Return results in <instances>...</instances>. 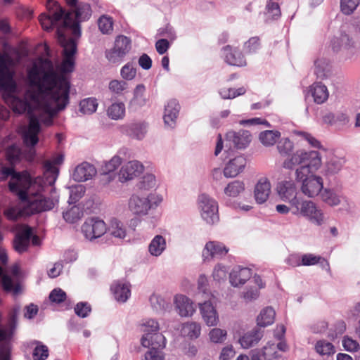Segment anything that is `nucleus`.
Masks as SVG:
<instances>
[{
	"label": "nucleus",
	"mask_w": 360,
	"mask_h": 360,
	"mask_svg": "<svg viewBox=\"0 0 360 360\" xmlns=\"http://www.w3.org/2000/svg\"><path fill=\"white\" fill-rule=\"evenodd\" d=\"M27 80L30 87L23 98L15 94L17 86L14 82L9 84V90L13 110L30 115L22 140L27 147L33 148L39 141V122L51 125L53 117L68 105L70 84L63 74L54 71L51 63L48 70L34 64L27 71Z\"/></svg>",
	"instance_id": "obj_1"
},
{
	"label": "nucleus",
	"mask_w": 360,
	"mask_h": 360,
	"mask_svg": "<svg viewBox=\"0 0 360 360\" xmlns=\"http://www.w3.org/2000/svg\"><path fill=\"white\" fill-rule=\"evenodd\" d=\"M68 4L75 7L74 13L67 12L57 2L49 0L46 8L49 14L41 13L39 15V22L42 28L49 31L53 28H61L66 35L69 34L79 37L81 34L79 22L87 20L91 15V9L89 4L79 3L77 0H66Z\"/></svg>",
	"instance_id": "obj_2"
},
{
	"label": "nucleus",
	"mask_w": 360,
	"mask_h": 360,
	"mask_svg": "<svg viewBox=\"0 0 360 360\" xmlns=\"http://www.w3.org/2000/svg\"><path fill=\"white\" fill-rule=\"evenodd\" d=\"M27 198L20 199L22 210L10 207L5 210V216L10 220H16L22 215H31L35 213L45 212L53 208L58 201L57 196L46 197L40 191H36L34 194L27 195Z\"/></svg>",
	"instance_id": "obj_3"
},
{
	"label": "nucleus",
	"mask_w": 360,
	"mask_h": 360,
	"mask_svg": "<svg viewBox=\"0 0 360 360\" xmlns=\"http://www.w3.org/2000/svg\"><path fill=\"white\" fill-rule=\"evenodd\" d=\"M11 176L8 184L9 190L18 195L20 199L27 198V195L34 194L37 187L41 186L44 179L36 177L32 179L27 172H16L10 167H3L0 172V181H4Z\"/></svg>",
	"instance_id": "obj_4"
},
{
	"label": "nucleus",
	"mask_w": 360,
	"mask_h": 360,
	"mask_svg": "<svg viewBox=\"0 0 360 360\" xmlns=\"http://www.w3.org/2000/svg\"><path fill=\"white\" fill-rule=\"evenodd\" d=\"M321 157L318 151L298 150L290 159L283 162V167L291 169L295 165H300L295 170V177L302 179L304 174L315 173L321 167Z\"/></svg>",
	"instance_id": "obj_5"
},
{
	"label": "nucleus",
	"mask_w": 360,
	"mask_h": 360,
	"mask_svg": "<svg viewBox=\"0 0 360 360\" xmlns=\"http://www.w3.org/2000/svg\"><path fill=\"white\" fill-rule=\"evenodd\" d=\"M19 311V307H14L9 313L7 324L0 327V360H11L12 341L17 328Z\"/></svg>",
	"instance_id": "obj_6"
},
{
	"label": "nucleus",
	"mask_w": 360,
	"mask_h": 360,
	"mask_svg": "<svg viewBox=\"0 0 360 360\" xmlns=\"http://www.w3.org/2000/svg\"><path fill=\"white\" fill-rule=\"evenodd\" d=\"M162 199L159 195L150 194L148 196L132 195L129 200V209L134 214L139 217L146 216L151 210H155L162 202Z\"/></svg>",
	"instance_id": "obj_7"
},
{
	"label": "nucleus",
	"mask_w": 360,
	"mask_h": 360,
	"mask_svg": "<svg viewBox=\"0 0 360 360\" xmlns=\"http://www.w3.org/2000/svg\"><path fill=\"white\" fill-rule=\"evenodd\" d=\"M56 35L58 42L63 49L64 59L61 64V70L63 72H70L74 68V56L77 49V44L72 38L64 34L61 28H58Z\"/></svg>",
	"instance_id": "obj_8"
},
{
	"label": "nucleus",
	"mask_w": 360,
	"mask_h": 360,
	"mask_svg": "<svg viewBox=\"0 0 360 360\" xmlns=\"http://www.w3.org/2000/svg\"><path fill=\"white\" fill-rule=\"evenodd\" d=\"M292 207L295 210L294 214H300L317 226L322 225L326 221L323 212L311 200L300 198L297 206Z\"/></svg>",
	"instance_id": "obj_9"
},
{
	"label": "nucleus",
	"mask_w": 360,
	"mask_h": 360,
	"mask_svg": "<svg viewBox=\"0 0 360 360\" xmlns=\"http://www.w3.org/2000/svg\"><path fill=\"white\" fill-rule=\"evenodd\" d=\"M63 156L58 155L56 157L53 161H44L43 165V176H38L43 178L44 182L41 186L37 187V191H40L41 192H45L47 189H50V191L52 192L54 190L53 186L54 185L59 174V169L56 167V165L60 164L63 162Z\"/></svg>",
	"instance_id": "obj_10"
},
{
	"label": "nucleus",
	"mask_w": 360,
	"mask_h": 360,
	"mask_svg": "<svg viewBox=\"0 0 360 360\" xmlns=\"http://www.w3.org/2000/svg\"><path fill=\"white\" fill-rule=\"evenodd\" d=\"M198 207L201 217L207 224H214L219 221L218 204L214 199L202 193L198 196Z\"/></svg>",
	"instance_id": "obj_11"
},
{
	"label": "nucleus",
	"mask_w": 360,
	"mask_h": 360,
	"mask_svg": "<svg viewBox=\"0 0 360 360\" xmlns=\"http://www.w3.org/2000/svg\"><path fill=\"white\" fill-rule=\"evenodd\" d=\"M329 46L334 53L342 51L348 58L356 53L354 41L348 34L343 32H338L334 34Z\"/></svg>",
	"instance_id": "obj_12"
},
{
	"label": "nucleus",
	"mask_w": 360,
	"mask_h": 360,
	"mask_svg": "<svg viewBox=\"0 0 360 360\" xmlns=\"http://www.w3.org/2000/svg\"><path fill=\"white\" fill-rule=\"evenodd\" d=\"M297 182L301 183V191L308 198H315L320 195L323 188V179L320 176L311 174H304L302 179L295 177Z\"/></svg>",
	"instance_id": "obj_13"
},
{
	"label": "nucleus",
	"mask_w": 360,
	"mask_h": 360,
	"mask_svg": "<svg viewBox=\"0 0 360 360\" xmlns=\"http://www.w3.org/2000/svg\"><path fill=\"white\" fill-rule=\"evenodd\" d=\"M131 48V39L124 35H120L115 39L114 47L105 51V57L110 63H120Z\"/></svg>",
	"instance_id": "obj_14"
},
{
	"label": "nucleus",
	"mask_w": 360,
	"mask_h": 360,
	"mask_svg": "<svg viewBox=\"0 0 360 360\" xmlns=\"http://www.w3.org/2000/svg\"><path fill=\"white\" fill-rule=\"evenodd\" d=\"M276 192L281 200L290 203L292 207L297 206L300 198H297L298 191L293 180H282L278 182Z\"/></svg>",
	"instance_id": "obj_15"
},
{
	"label": "nucleus",
	"mask_w": 360,
	"mask_h": 360,
	"mask_svg": "<svg viewBox=\"0 0 360 360\" xmlns=\"http://www.w3.org/2000/svg\"><path fill=\"white\" fill-rule=\"evenodd\" d=\"M106 230L105 222L94 217L86 219L82 226V232L84 236L91 241L102 236Z\"/></svg>",
	"instance_id": "obj_16"
},
{
	"label": "nucleus",
	"mask_w": 360,
	"mask_h": 360,
	"mask_svg": "<svg viewBox=\"0 0 360 360\" xmlns=\"http://www.w3.org/2000/svg\"><path fill=\"white\" fill-rule=\"evenodd\" d=\"M143 165L139 161H129L122 166L118 173L119 181L122 183L131 181L139 176L143 172Z\"/></svg>",
	"instance_id": "obj_17"
},
{
	"label": "nucleus",
	"mask_w": 360,
	"mask_h": 360,
	"mask_svg": "<svg viewBox=\"0 0 360 360\" xmlns=\"http://www.w3.org/2000/svg\"><path fill=\"white\" fill-rule=\"evenodd\" d=\"M32 238V228L29 226H23L15 235L13 246L19 254L27 252L30 245Z\"/></svg>",
	"instance_id": "obj_18"
},
{
	"label": "nucleus",
	"mask_w": 360,
	"mask_h": 360,
	"mask_svg": "<svg viewBox=\"0 0 360 360\" xmlns=\"http://www.w3.org/2000/svg\"><path fill=\"white\" fill-rule=\"evenodd\" d=\"M229 252V249L221 243L218 241L207 242L202 252V259L205 262H209L214 258H221Z\"/></svg>",
	"instance_id": "obj_19"
},
{
	"label": "nucleus",
	"mask_w": 360,
	"mask_h": 360,
	"mask_svg": "<svg viewBox=\"0 0 360 360\" xmlns=\"http://www.w3.org/2000/svg\"><path fill=\"white\" fill-rule=\"evenodd\" d=\"M226 141L229 143L230 147L233 145L238 149H244L251 141V134L245 130L230 131L226 134Z\"/></svg>",
	"instance_id": "obj_20"
},
{
	"label": "nucleus",
	"mask_w": 360,
	"mask_h": 360,
	"mask_svg": "<svg viewBox=\"0 0 360 360\" xmlns=\"http://www.w3.org/2000/svg\"><path fill=\"white\" fill-rule=\"evenodd\" d=\"M175 309L181 317L191 316L195 311V307L193 302L187 296L176 295L174 297Z\"/></svg>",
	"instance_id": "obj_21"
},
{
	"label": "nucleus",
	"mask_w": 360,
	"mask_h": 360,
	"mask_svg": "<svg viewBox=\"0 0 360 360\" xmlns=\"http://www.w3.org/2000/svg\"><path fill=\"white\" fill-rule=\"evenodd\" d=\"M200 312L203 321L208 326H217L219 322V315L212 301L210 299L199 304Z\"/></svg>",
	"instance_id": "obj_22"
},
{
	"label": "nucleus",
	"mask_w": 360,
	"mask_h": 360,
	"mask_svg": "<svg viewBox=\"0 0 360 360\" xmlns=\"http://www.w3.org/2000/svg\"><path fill=\"white\" fill-rule=\"evenodd\" d=\"M221 56L230 65L243 67L247 65L246 60L240 51L227 45L221 49Z\"/></svg>",
	"instance_id": "obj_23"
},
{
	"label": "nucleus",
	"mask_w": 360,
	"mask_h": 360,
	"mask_svg": "<svg viewBox=\"0 0 360 360\" xmlns=\"http://www.w3.org/2000/svg\"><path fill=\"white\" fill-rule=\"evenodd\" d=\"M180 110V105L176 100L169 101L165 107L164 122L165 127L174 129L176 126V121Z\"/></svg>",
	"instance_id": "obj_24"
},
{
	"label": "nucleus",
	"mask_w": 360,
	"mask_h": 360,
	"mask_svg": "<svg viewBox=\"0 0 360 360\" xmlns=\"http://www.w3.org/2000/svg\"><path fill=\"white\" fill-rule=\"evenodd\" d=\"M96 173V169L93 165L83 162L75 167L72 173V178L75 181H86L92 179Z\"/></svg>",
	"instance_id": "obj_25"
},
{
	"label": "nucleus",
	"mask_w": 360,
	"mask_h": 360,
	"mask_svg": "<svg viewBox=\"0 0 360 360\" xmlns=\"http://www.w3.org/2000/svg\"><path fill=\"white\" fill-rule=\"evenodd\" d=\"M246 165V159L243 155L230 160L224 169V175L226 178L236 177L243 171Z\"/></svg>",
	"instance_id": "obj_26"
},
{
	"label": "nucleus",
	"mask_w": 360,
	"mask_h": 360,
	"mask_svg": "<svg viewBox=\"0 0 360 360\" xmlns=\"http://www.w3.org/2000/svg\"><path fill=\"white\" fill-rule=\"evenodd\" d=\"M252 276L251 269L246 267L236 266L232 269L229 274V281L231 285L238 287L243 285Z\"/></svg>",
	"instance_id": "obj_27"
},
{
	"label": "nucleus",
	"mask_w": 360,
	"mask_h": 360,
	"mask_svg": "<svg viewBox=\"0 0 360 360\" xmlns=\"http://www.w3.org/2000/svg\"><path fill=\"white\" fill-rule=\"evenodd\" d=\"M271 193V184L266 178L260 179L257 183L254 194L256 202L258 204L265 202Z\"/></svg>",
	"instance_id": "obj_28"
},
{
	"label": "nucleus",
	"mask_w": 360,
	"mask_h": 360,
	"mask_svg": "<svg viewBox=\"0 0 360 360\" xmlns=\"http://www.w3.org/2000/svg\"><path fill=\"white\" fill-rule=\"evenodd\" d=\"M288 346L285 341L273 342L269 341L266 346L264 347L262 352L268 360L277 359L281 356L279 352H286Z\"/></svg>",
	"instance_id": "obj_29"
},
{
	"label": "nucleus",
	"mask_w": 360,
	"mask_h": 360,
	"mask_svg": "<svg viewBox=\"0 0 360 360\" xmlns=\"http://www.w3.org/2000/svg\"><path fill=\"white\" fill-rule=\"evenodd\" d=\"M264 330L255 328L251 331L245 333L239 340L242 347L248 349L257 345L263 337Z\"/></svg>",
	"instance_id": "obj_30"
},
{
	"label": "nucleus",
	"mask_w": 360,
	"mask_h": 360,
	"mask_svg": "<svg viewBox=\"0 0 360 360\" xmlns=\"http://www.w3.org/2000/svg\"><path fill=\"white\" fill-rule=\"evenodd\" d=\"M141 342V345L145 347L164 348L166 345L165 336L158 332L151 334H143Z\"/></svg>",
	"instance_id": "obj_31"
},
{
	"label": "nucleus",
	"mask_w": 360,
	"mask_h": 360,
	"mask_svg": "<svg viewBox=\"0 0 360 360\" xmlns=\"http://www.w3.org/2000/svg\"><path fill=\"white\" fill-rule=\"evenodd\" d=\"M345 161L342 158L333 156L327 160L322 169V174L326 177L337 174L343 167Z\"/></svg>",
	"instance_id": "obj_32"
},
{
	"label": "nucleus",
	"mask_w": 360,
	"mask_h": 360,
	"mask_svg": "<svg viewBox=\"0 0 360 360\" xmlns=\"http://www.w3.org/2000/svg\"><path fill=\"white\" fill-rule=\"evenodd\" d=\"M146 87L143 84H138L134 91V96L129 103V110L136 111L144 106L147 103V98L144 96Z\"/></svg>",
	"instance_id": "obj_33"
},
{
	"label": "nucleus",
	"mask_w": 360,
	"mask_h": 360,
	"mask_svg": "<svg viewBox=\"0 0 360 360\" xmlns=\"http://www.w3.org/2000/svg\"><path fill=\"white\" fill-rule=\"evenodd\" d=\"M309 93L313 97L314 101L317 104L325 103L329 96L327 86L321 82L314 83L310 86Z\"/></svg>",
	"instance_id": "obj_34"
},
{
	"label": "nucleus",
	"mask_w": 360,
	"mask_h": 360,
	"mask_svg": "<svg viewBox=\"0 0 360 360\" xmlns=\"http://www.w3.org/2000/svg\"><path fill=\"white\" fill-rule=\"evenodd\" d=\"M110 289L115 299L119 302H125L131 295L129 285L120 281L114 282Z\"/></svg>",
	"instance_id": "obj_35"
},
{
	"label": "nucleus",
	"mask_w": 360,
	"mask_h": 360,
	"mask_svg": "<svg viewBox=\"0 0 360 360\" xmlns=\"http://www.w3.org/2000/svg\"><path fill=\"white\" fill-rule=\"evenodd\" d=\"M148 124L146 122L131 123L128 126V134L133 139L142 140L148 132Z\"/></svg>",
	"instance_id": "obj_36"
},
{
	"label": "nucleus",
	"mask_w": 360,
	"mask_h": 360,
	"mask_svg": "<svg viewBox=\"0 0 360 360\" xmlns=\"http://www.w3.org/2000/svg\"><path fill=\"white\" fill-rule=\"evenodd\" d=\"M331 65L330 61L324 58H319L314 62V74L317 78L325 79L330 74Z\"/></svg>",
	"instance_id": "obj_37"
},
{
	"label": "nucleus",
	"mask_w": 360,
	"mask_h": 360,
	"mask_svg": "<svg viewBox=\"0 0 360 360\" xmlns=\"http://www.w3.org/2000/svg\"><path fill=\"white\" fill-rule=\"evenodd\" d=\"M166 240L161 235H156L148 245V252L152 256L159 257L165 250Z\"/></svg>",
	"instance_id": "obj_38"
},
{
	"label": "nucleus",
	"mask_w": 360,
	"mask_h": 360,
	"mask_svg": "<svg viewBox=\"0 0 360 360\" xmlns=\"http://www.w3.org/2000/svg\"><path fill=\"white\" fill-rule=\"evenodd\" d=\"M316 352L322 357H329L335 352L334 345L326 340H319L314 345Z\"/></svg>",
	"instance_id": "obj_39"
},
{
	"label": "nucleus",
	"mask_w": 360,
	"mask_h": 360,
	"mask_svg": "<svg viewBox=\"0 0 360 360\" xmlns=\"http://www.w3.org/2000/svg\"><path fill=\"white\" fill-rule=\"evenodd\" d=\"M320 197L321 200L329 206H338L341 202V195L330 188H323Z\"/></svg>",
	"instance_id": "obj_40"
},
{
	"label": "nucleus",
	"mask_w": 360,
	"mask_h": 360,
	"mask_svg": "<svg viewBox=\"0 0 360 360\" xmlns=\"http://www.w3.org/2000/svg\"><path fill=\"white\" fill-rule=\"evenodd\" d=\"M275 311L271 307L263 309L257 316V325L260 327H266L271 325L275 319Z\"/></svg>",
	"instance_id": "obj_41"
},
{
	"label": "nucleus",
	"mask_w": 360,
	"mask_h": 360,
	"mask_svg": "<svg viewBox=\"0 0 360 360\" xmlns=\"http://www.w3.org/2000/svg\"><path fill=\"white\" fill-rule=\"evenodd\" d=\"M108 116L114 120H122L125 115V105L122 102H115L107 109Z\"/></svg>",
	"instance_id": "obj_42"
},
{
	"label": "nucleus",
	"mask_w": 360,
	"mask_h": 360,
	"mask_svg": "<svg viewBox=\"0 0 360 360\" xmlns=\"http://www.w3.org/2000/svg\"><path fill=\"white\" fill-rule=\"evenodd\" d=\"M281 133L277 130H265L259 135L260 142L265 146H273L280 138Z\"/></svg>",
	"instance_id": "obj_43"
},
{
	"label": "nucleus",
	"mask_w": 360,
	"mask_h": 360,
	"mask_svg": "<svg viewBox=\"0 0 360 360\" xmlns=\"http://www.w3.org/2000/svg\"><path fill=\"white\" fill-rule=\"evenodd\" d=\"M318 263H321L323 268L330 270L328 262L321 256H317L313 254H304L302 256V265L311 266Z\"/></svg>",
	"instance_id": "obj_44"
},
{
	"label": "nucleus",
	"mask_w": 360,
	"mask_h": 360,
	"mask_svg": "<svg viewBox=\"0 0 360 360\" xmlns=\"http://www.w3.org/2000/svg\"><path fill=\"white\" fill-rule=\"evenodd\" d=\"M201 331L200 325L196 322H187L182 326L181 333L191 339L197 338Z\"/></svg>",
	"instance_id": "obj_45"
},
{
	"label": "nucleus",
	"mask_w": 360,
	"mask_h": 360,
	"mask_svg": "<svg viewBox=\"0 0 360 360\" xmlns=\"http://www.w3.org/2000/svg\"><path fill=\"white\" fill-rule=\"evenodd\" d=\"M108 231L112 236L119 239L124 238L127 234L124 226L121 221L117 219L111 221Z\"/></svg>",
	"instance_id": "obj_46"
},
{
	"label": "nucleus",
	"mask_w": 360,
	"mask_h": 360,
	"mask_svg": "<svg viewBox=\"0 0 360 360\" xmlns=\"http://www.w3.org/2000/svg\"><path fill=\"white\" fill-rule=\"evenodd\" d=\"M98 103L94 98H84L79 103V110L83 114L91 115L96 111Z\"/></svg>",
	"instance_id": "obj_47"
},
{
	"label": "nucleus",
	"mask_w": 360,
	"mask_h": 360,
	"mask_svg": "<svg viewBox=\"0 0 360 360\" xmlns=\"http://www.w3.org/2000/svg\"><path fill=\"white\" fill-rule=\"evenodd\" d=\"M82 216V210L77 205L72 206L70 209L63 213V219L67 222L72 224L77 221Z\"/></svg>",
	"instance_id": "obj_48"
},
{
	"label": "nucleus",
	"mask_w": 360,
	"mask_h": 360,
	"mask_svg": "<svg viewBox=\"0 0 360 360\" xmlns=\"http://www.w3.org/2000/svg\"><path fill=\"white\" fill-rule=\"evenodd\" d=\"M122 162V158L118 155H116L102 165L100 169L101 173H114Z\"/></svg>",
	"instance_id": "obj_49"
},
{
	"label": "nucleus",
	"mask_w": 360,
	"mask_h": 360,
	"mask_svg": "<svg viewBox=\"0 0 360 360\" xmlns=\"http://www.w3.org/2000/svg\"><path fill=\"white\" fill-rule=\"evenodd\" d=\"M245 189L244 184L240 181L229 183L224 188V193L230 197H236Z\"/></svg>",
	"instance_id": "obj_50"
},
{
	"label": "nucleus",
	"mask_w": 360,
	"mask_h": 360,
	"mask_svg": "<svg viewBox=\"0 0 360 360\" xmlns=\"http://www.w3.org/2000/svg\"><path fill=\"white\" fill-rule=\"evenodd\" d=\"M153 308L157 311H165L169 307V301L159 295L153 294L150 297Z\"/></svg>",
	"instance_id": "obj_51"
},
{
	"label": "nucleus",
	"mask_w": 360,
	"mask_h": 360,
	"mask_svg": "<svg viewBox=\"0 0 360 360\" xmlns=\"http://www.w3.org/2000/svg\"><path fill=\"white\" fill-rule=\"evenodd\" d=\"M70 197L68 202L73 204L79 200L84 195L86 188L85 186L81 184L72 186L69 188Z\"/></svg>",
	"instance_id": "obj_52"
},
{
	"label": "nucleus",
	"mask_w": 360,
	"mask_h": 360,
	"mask_svg": "<svg viewBox=\"0 0 360 360\" xmlns=\"http://www.w3.org/2000/svg\"><path fill=\"white\" fill-rule=\"evenodd\" d=\"M246 89L243 86L237 89L233 88H222L219 93L223 99H233L237 96L245 94Z\"/></svg>",
	"instance_id": "obj_53"
},
{
	"label": "nucleus",
	"mask_w": 360,
	"mask_h": 360,
	"mask_svg": "<svg viewBox=\"0 0 360 360\" xmlns=\"http://www.w3.org/2000/svg\"><path fill=\"white\" fill-rule=\"evenodd\" d=\"M98 26L103 34H110L113 30L112 18L105 15L101 16L98 20Z\"/></svg>",
	"instance_id": "obj_54"
},
{
	"label": "nucleus",
	"mask_w": 360,
	"mask_h": 360,
	"mask_svg": "<svg viewBox=\"0 0 360 360\" xmlns=\"http://www.w3.org/2000/svg\"><path fill=\"white\" fill-rule=\"evenodd\" d=\"M265 13L268 17L273 19L280 17L281 12L278 2L273 0H267Z\"/></svg>",
	"instance_id": "obj_55"
},
{
	"label": "nucleus",
	"mask_w": 360,
	"mask_h": 360,
	"mask_svg": "<svg viewBox=\"0 0 360 360\" xmlns=\"http://www.w3.org/2000/svg\"><path fill=\"white\" fill-rule=\"evenodd\" d=\"M293 148V143L288 138L281 139L277 144V149L279 153L283 156L290 155Z\"/></svg>",
	"instance_id": "obj_56"
},
{
	"label": "nucleus",
	"mask_w": 360,
	"mask_h": 360,
	"mask_svg": "<svg viewBox=\"0 0 360 360\" xmlns=\"http://www.w3.org/2000/svg\"><path fill=\"white\" fill-rule=\"evenodd\" d=\"M360 4V0H340L341 11L345 15L352 14Z\"/></svg>",
	"instance_id": "obj_57"
},
{
	"label": "nucleus",
	"mask_w": 360,
	"mask_h": 360,
	"mask_svg": "<svg viewBox=\"0 0 360 360\" xmlns=\"http://www.w3.org/2000/svg\"><path fill=\"white\" fill-rule=\"evenodd\" d=\"M36 343L37 345L32 353L34 360H46L49 356L48 347L40 342H36Z\"/></svg>",
	"instance_id": "obj_58"
},
{
	"label": "nucleus",
	"mask_w": 360,
	"mask_h": 360,
	"mask_svg": "<svg viewBox=\"0 0 360 360\" xmlns=\"http://www.w3.org/2000/svg\"><path fill=\"white\" fill-rule=\"evenodd\" d=\"M141 330L144 334H151L158 331L159 324L155 319H146L141 324Z\"/></svg>",
	"instance_id": "obj_59"
},
{
	"label": "nucleus",
	"mask_w": 360,
	"mask_h": 360,
	"mask_svg": "<svg viewBox=\"0 0 360 360\" xmlns=\"http://www.w3.org/2000/svg\"><path fill=\"white\" fill-rule=\"evenodd\" d=\"M120 75L124 79L132 80L136 75V68L133 63H127L121 68Z\"/></svg>",
	"instance_id": "obj_60"
},
{
	"label": "nucleus",
	"mask_w": 360,
	"mask_h": 360,
	"mask_svg": "<svg viewBox=\"0 0 360 360\" xmlns=\"http://www.w3.org/2000/svg\"><path fill=\"white\" fill-rule=\"evenodd\" d=\"M0 277H1V285L6 291L14 290L15 293H18L19 290V285L13 287V283L11 278L6 275L3 274V269L0 266Z\"/></svg>",
	"instance_id": "obj_61"
},
{
	"label": "nucleus",
	"mask_w": 360,
	"mask_h": 360,
	"mask_svg": "<svg viewBox=\"0 0 360 360\" xmlns=\"http://www.w3.org/2000/svg\"><path fill=\"white\" fill-rule=\"evenodd\" d=\"M227 273V267L220 264H218L217 265L215 266L213 270L212 276L214 281L221 282L226 280Z\"/></svg>",
	"instance_id": "obj_62"
},
{
	"label": "nucleus",
	"mask_w": 360,
	"mask_h": 360,
	"mask_svg": "<svg viewBox=\"0 0 360 360\" xmlns=\"http://www.w3.org/2000/svg\"><path fill=\"white\" fill-rule=\"evenodd\" d=\"M49 297L51 302L60 304L66 300L67 295L62 289L55 288L50 292Z\"/></svg>",
	"instance_id": "obj_63"
},
{
	"label": "nucleus",
	"mask_w": 360,
	"mask_h": 360,
	"mask_svg": "<svg viewBox=\"0 0 360 360\" xmlns=\"http://www.w3.org/2000/svg\"><path fill=\"white\" fill-rule=\"evenodd\" d=\"M91 311V305L86 302H80L75 307V314L82 318L87 317Z\"/></svg>",
	"instance_id": "obj_64"
}]
</instances>
